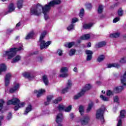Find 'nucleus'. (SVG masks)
I'll return each mask as SVG.
<instances>
[{
    "mask_svg": "<svg viewBox=\"0 0 126 126\" xmlns=\"http://www.w3.org/2000/svg\"><path fill=\"white\" fill-rule=\"evenodd\" d=\"M120 21V17H116L115 19H114L113 22V23H117L118 21Z\"/></svg>",
    "mask_w": 126,
    "mask_h": 126,
    "instance_id": "864d4df0",
    "label": "nucleus"
},
{
    "mask_svg": "<svg viewBox=\"0 0 126 126\" xmlns=\"http://www.w3.org/2000/svg\"><path fill=\"white\" fill-rule=\"evenodd\" d=\"M63 114L62 113L58 114L56 117V122L57 124H61L63 122Z\"/></svg>",
    "mask_w": 126,
    "mask_h": 126,
    "instance_id": "f8f14e48",
    "label": "nucleus"
},
{
    "mask_svg": "<svg viewBox=\"0 0 126 126\" xmlns=\"http://www.w3.org/2000/svg\"><path fill=\"white\" fill-rule=\"evenodd\" d=\"M59 76L60 77L65 78V77H67V76H68V74L67 73H62L60 74Z\"/></svg>",
    "mask_w": 126,
    "mask_h": 126,
    "instance_id": "c9c22d12",
    "label": "nucleus"
},
{
    "mask_svg": "<svg viewBox=\"0 0 126 126\" xmlns=\"http://www.w3.org/2000/svg\"><path fill=\"white\" fill-rule=\"evenodd\" d=\"M90 120V118L89 116L86 115L83 117V118L81 119L80 122L81 125L83 126H85L89 123V121Z\"/></svg>",
    "mask_w": 126,
    "mask_h": 126,
    "instance_id": "6e6552de",
    "label": "nucleus"
},
{
    "mask_svg": "<svg viewBox=\"0 0 126 126\" xmlns=\"http://www.w3.org/2000/svg\"><path fill=\"white\" fill-rule=\"evenodd\" d=\"M10 78H11V74L10 73H8L5 75L4 77V79H7L8 80H10Z\"/></svg>",
    "mask_w": 126,
    "mask_h": 126,
    "instance_id": "72a5a7b5",
    "label": "nucleus"
},
{
    "mask_svg": "<svg viewBox=\"0 0 126 126\" xmlns=\"http://www.w3.org/2000/svg\"><path fill=\"white\" fill-rule=\"evenodd\" d=\"M43 81L45 85H48L49 84V81L48 80V77H47V75L43 76Z\"/></svg>",
    "mask_w": 126,
    "mask_h": 126,
    "instance_id": "cd10ccee",
    "label": "nucleus"
},
{
    "mask_svg": "<svg viewBox=\"0 0 126 126\" xmlns=\"http://www.w3.org/2000/svg\"><path fill=\"white\" fill-rule=\"evenodd\" d=\"M78 21V19L74 18L72 19V23H75V22H77Z\"/></svg>",
    "mask_w": 126,
    "mask_h": 126,
    "instance_id": "13d9d810",
    "label": "nucleus"
},
{
    "mask_svg": "<svg viewBox=\"0 0 126 126\" xmlns=\"http://www.w3.org/2000/svg\"><path fill=\"white\" fill-rule=\"evenodd\" d=\"M105 110H106V107H105V106L102 105L101 108H99L96 111V119L99 120L102 124L105 122L104 120V113L105 112Z\"/></svg>",
    "mask_w": 126,
    "mask_h": 126,
    "instance_id": "20e7f679",
    "label": "nucleus"
},
{
    "mask_svg": "<svg viewBox=\"0 0 126 126\" xmlns=\"http://www.w3.org/2000/svg\"><path fill=\"white\" fill-rule=\"evenodd\" d=\"M11 118H12L11 113H9L7 116V119L8 120H10V119H11Z\"/></svg>",
    "mask_w": 126,
    "mask_h": 126,
    "instance_id": "4d7b16f0",
    "label": "nucleus"
},
{
    "mask_svg": "<svg viewBox=\"0 0 126 126\" xmlns=\"http://www.w3.org/2000/svg\"><path fill=\"white\" fill-rule=\"evenodd\" d=\"M13 31V30H12V29H8L7 30V33L8 34H9V33L12 32Z\"/></svg>",
    "mask_w": 126,
    "mask_h": 126,
    "instance_id": "052dcab7",
    "label": "nucleus"
},
{
    "mask_svg": "<svg viewBox=\"0 0 126 126\" xmlns=\"http://www.w3.org/2000/svg\"><path fill=\"white\" fill-rule=\"evenodd\" d=\"M94 105V103L93 102H91L88 105V108L87 109V113H89L92 109V107Z\"/></svg>",
    "mask_w": 126,
    "mask_h": 126,
    "instance_id": "a878e982",
    "label": "nucleus"
},
{
    "mask_svg": "<svg viewBox=\"0 0 126 126\" xmlns=\"http://www.w3.org/2000/svg\"><path fill=\"white\" fill-rule=\"evenodd\" d=\"M100 98H101V99L103 100V101H104L105 102H107V101H109V98L106 97V96H104L103 95H100Z\"/></svg>",
    "mask_w": 126,
    "mask_h": 126,
    "instance_id": "58836bf2",
    "label": "nucleus"
},
{
    "mask_svg": "<svg viewBox=\"0 0 126 126\" xmlns=\"http://www.w3.org/2000/svg\"><path fill=\"white\" fill-rule=\"evenodd\" d=\"M96 84H97V85H100L101 83V82H96Z\"/></svg>",
    "mask_w": 126,
    "mask_h": 126,
    "instance_id": "774afa93",
    "label": "nucleus"
},
{
    "mask_svg": "<svg viewBox=\"0 0 126 126\" xmlns=\"http://www.w3.org/2000/svg\"><path fill=\"white\" fill-rule=\"evenodd\" d=\"M25 106V103L24 102H21V103H19V104L17 105H16L14 107V110L15 111H17L19 109V108H23Z\"/></svg>",
    "mask_w": 126,
    "mask_h": 126,
    "instance_id": "a211bd4d",
    "label": "nucleus"
},
{
    "mask_svg": "<svg viewBox=\"0 0 126 126\" xmlns=\"http://www.w3.org/2000/svg\"><path fill=\"white\" fill-rule=\"evenodd\" d=\"M73 70L74 72H76L77 73V72H78V68H77V67H75L73 68Z\"/></svg>",
    "mask_w": 126,
    "mask_h": 126,
    "instance_id": "bf43d9fd",
    "label": "nucleus"
},
{
    "mask_svg": "<svg viewBox=\"0 0 126 126\" xmlns=\"http://www.w3.org/2000/svg\"><path fill=\"white\" fill-rule=\"evenodd\" d=\"M83 14H84V9H82L80 11L79 16L82 18L83 17Z\"/></svg>",
    "mask_w": 126,
    "mask_h": 126,
    "instance_id": "de8ad7c7",
    "label": "nucleus"
},
{
    "mask_svg": "<svg viewBox=\"0 0 126 126\" xmlns=\"http://www.w3.org/2000/svg\"><path fill=\"white\" fill-rule=\"evenodd\" d=\"M87 47H88V48H90V47H91V42H89V43H88Z\"/></svg>",
    "mask_w": 126,
    "mask_h": 126,
    "instance_id": "69168bd1",
    "label": "nucleus"
},
{
    "mask_svg": "<svg viewBox=\"0 0 126 126\" xmlns=\"http://www.w3.org/2000/svg\"><path fill=\"white\" fill-rule=\"evenodd\" d=\"M114 90L116 93H120V92H122L124 90V86L116 87L114 88Z\"/></svg>",
    "mask_w": 126,
    "mask_h": 126,
    "instance_id": "f3484780",
    "label": "nucleus"
},
{
    "mask_svg": "<svg viewBox=\"0 0 126 126\" xmlns=\"http://www.w3.org/2000/svg\"><path fill=\"white\" fill-rule=\"evenodd\" d=\"M74 29V24L73 23L71 24L67 28V30L68 31H70V30H72Z\"/></svg>",
    "mask_w": 126,
    "mask_h": 126,
    "instance_id": "473e14b6",
    "label": "nucleus"
},
{
    "mask_svg": "<svg viewBox=\"0 0 126 126\" xmlns=\"http://www.w3.org/2000/svg\"><path fill=\"white\" fill-rule=\"evenodd\" d=\"M86 54L87 55L86 61L88 62L92 60V55H93V52L91 50H86Z\"/></svg>",
    "mask_w": 126,
    "mask_h": 126,
    "instance_id": "9d476101",
    "label": "nucleus"
},
{
    "mask_svg": "<svg viewBox=\"0 0 126 126\" xmlns=\"http://www.w3.org/2000/svg\"><path fill=\"white\" fill-rule=\"evenodd\" d=\"M6 70V65L4 64H0V75H1V73Z\"/></svg>",
    "mask_w": 126,
    "mask_h": 126,
    "instance_id": "dca6fc26",
    "label": "nucleus"
},
{
    "mask_svg": "<svg viewBox=\"0 0 126 126\" xmlns=\"http://www.w3.org/2000/svg\"><path fill=\"white\" fill-rule=\"evenodd\" d=\"M0 112L1 111V109H2V107H3V104H4V101L3 99H1L0 100Z\"/></svg>",
    "mask_w": 126,
    "mask_h": 126,
    "instance_id": "79ce46f5",
    "label": "nucleus"
},
{
    "mask_svg": "<svg viewBox=\"0 0 126 126\" xmlns=\"http://www.w3.org/2000/svg\"><path fill=\"white\" fill-rule=\"evenodd\" d=\"M106 42L105 41H101L98 44V48H102V47H104V46H106Z\"/></svg>",
    "mask_w": 126,
    "mask_h": 126,
    "instance_id": "2f4dec72",
    "label": "nucleus"
},
{
    "mask_svg": "<svg viewBox=\"0 0 126 126\" xmlns=\"http://www.w3.org/2000/svg\"><path fill=\"white\" fill-rule=\"evenodd\" d=\"M18 89H19V84H16L9 90L10 93H14Z\"/></svg>",
    "mask_w": 126,
    "mask_h": 126,
    "instance_id": "ddd939ff",
    "label": "nucleus"
},
{
    "mask_svg": "<svg viewBox=\"0 0 126 126\" xmlns=\"http://www.w3.org/2000/svg\"><path fill=\"white\" fill-rule=\"evenodd\" d=\"M126 117V111L125 110H122L120 112V116L117 118V120H118V123L117 124V126H122V121L124 118Z\"/></svg>",
    "mask_w": 126,
    "mask_h": 126,
    "instance_id": "423d86ee",
    "label": "nucleus"
},
{
    "mask_svg": "<svg viewBox=\"0 0 126 126\" xmlns=\"http://www.w3.org/2000/svg\"><path fill=\"white\" fill-rule=\"evenodd\" d=\"M33 36H34V32H31L28 34L25 39L26 40H29V39H32V38H33Z\"/></svg>",
    "mask_w": 126,
    "mask_h": 126,
    "instance_id": "412c9836",
    "label": "nucleus"
},
{
    "mask_svg": "<svg viewBox=\"0 0 126 126\" xmlns=\"http://www.w3.org/2000/svg\"><path fill=\"white\" fill-rule=\"evenodd\" d=\"M72 108V106L71 105H69L67 107H66L64 111L65 112H70L71 111V109Z\"/></svg>",
    "mask_w": 126,
    "mask_h": 126,
    "instance_id": "ea45409f",
    "label": "nucleus"
},
{
    "mask_svg": "<svg viewBox=\"0 0 126 126\" xmlns=\"http://www.w3.org/2000/svg\"><path fill=\"white\" fill-rule=\"evenodd\" d=\"M124 13V11L123 10V9L120 8L118 10V15L119 16H123V14Z\"/></svg>",
    "mask_w": 126,
    "mask_h": 126,
    "instance_id": "c03bdc74",
    "label": "nucleus"
},
{
    "mask_svg": "<svg viewBox=\"0 0 126 126\" xmlns=\"http://www.w3.org/2000/svg\"><path fill=\"white\" fill-rule=\"evenodd\" d=\"M74 44H75L74 42H69L65 44L64 46L66 48H71V47H72V46L74 45Z\"/></svg>",
    "mask_w": 126,
    "mask_h": 126,
    "instance_id": "bb28decb",
    "label": "nucleus"
},
{
    "mask_svg": "<svg viewBox=\"0 0 126 126\" xmlns=\"http://www.w3.org/2000/svg\"><path fill=\"white\" fill-rule=\"evenodd\" d=\"M86 6L88 9H90L92 8V5L91 3H88L86 5Z\"/></svg>",
    "mask_w": 126,
    "mask_h": 126,
    "instance_id": "6e6d98bb",
    "label": "nucleus"
},
{
    "mask_svg": "<svg viewBox=\"0 0 126 126\" xmlns=\"http://www.w3.org/2000/svg\"><path fill=\"white\" fill-rule=\"evenodd\" d=\"M8 9L9 10L8 12H12V11H14V9H15V7H14L13 3L10 4V5H9Z\"/></svg>",
    "mask_w": 126,
    "mask_h": 126,
    "instance_id": "5701e85b",
    "label": "nucleus"
},
{
    "mask_svg": "<svg viewBox=\"0 0 126 126\" xmlns=\"http://www.w3.org/2000/svg\"><path fill=\"white\" fill-rule=\"evenodd\" d=\"M75 54V50L74 49H71L70 50V52L69 53V55L71 57L72 56H73Z\"/></svg>",
    "mask_w": 126,
    "mask_h": 126,
    "instance_id": "37998d69",
    "label": "nucleus"
},
{
    "mask_svg": "<svg viewBox=\"0 0 126 126\" xmlns=\"http://www.w3.org/2000/svg\"><path fill=\"white\" fill-rule=\"evenodd\" d=\"M2 120H3V116H0V121H2Z\"/></svg>",
    "mask_w": 126,
    "mask_h": 126,
    "instance_id": "338daca9",
    "label": "nucleus"
},
{
    "mask_svg": "<svg viewBox=\"0 0 126 126\" xmlns=\"http://www.w3.org/2000/svg\"><path fill=\"white\" fill-rule=\"evenodd\" d=\"M62 99L63 98H62V97H59L56 99L53 100V102L54 103V104H58L59 102H61V100H62Z\"/></svg>",
    "mask_w": 126,
    "mask_h": 126,
    "instance_id": "4c0bfd02",
    "label": "nucleus"
},
{
    "mask_svg": "<svg viewBox=\"0 0 126 126\" xmlns=\"http://www.w3.org/2000/svg\"><path fill=\"white\" fill-rule=\"evenodd\" d=\"M46 34L47 32L45 31L43 32L40 35L39 42L40 43V48L41 50H43V49H47L52 43V41H48L46 42L45 40H44V38H45V36H46Z\"/></svg>",
    "mask_w": 126,
    "mask_h": 126,
    "instance_id": "f03ea898",
    "label": "nucleus"
},
{
    "mask_svg": "<svg viewBox=\"0 0 126 126\" xmlns=\"http://www.w3.org/2000/svg\"><path fill=\"white\" fill-rule=\"evenodd\" d=\"M104 60H105V56L100 55L97 58V62H98V63H101V62H103Z\"/></svg>",
    "mask_w": 126,
    "mask_h": 126,
    "instance_id": "7c9ffc66",
    "label": "nucleus"
},
{
    "mask_svg": "<svg viewBox=\"0 0 126 126\" xmlns=\"http://www.w3.org/2000/svg\"><path fill=\"white\" fill-rule=\"evenodd\" d=\"M68 71V68L66 67H62L60 69L61 73H67Z\"/></svg>",
    "mask_w": 126,
    "mask_h": 126,
    "instance_id": "b1692460",
    "label": "nucleus"
},
{
    "mask_svg": "<svg viewBox=\"0 0 126 126\" xmlns=\"http://www.w3.org/2000/svg\"><path fill=\"white\" fill-rule=\"evenodd\" d=\"M57 54L59 55V56H63V50L58 49L57 51Z\"/></svg>",
    "mask_w": 126,
    "mask_h": 126,
    "instance_id": "8fccbe9b",
    "label": "nucleus"
},
{
    "mask_svg": "<svg viewBox=\"0 0 126 126\" xmlns=\"http://www.w3.org/2000/svg\"><path fill=\"white\" fill-rule=\"evenodd\" d=\"M74 118V115H73V114L71 113L70 114V119H71V120H72Z\"/></svg>",
    "mask_w": 126,
    "mask_h": 126,
    "instance_id": "680f3d73",
    "label": "nucleus"
},
{
    "mask_svg": "<svg viewBox=\"0 0 126 126\" xmlns=\"http://www.w3.org/2000/svg\"><path fill=\"white\" fill-rule=\"evenodd\" d=\"M46 92V91L45 90L41 89L39 90L38 91L37 90L34 91V93L37 94V97H41V95L42 94H44Z\"/></svg>",
    "mask_w": 126,
    "mask_h": 126,
    "instance_id": "2eb2a0df",
    "label": "nucleus"
},
{
    "mask_svg": "<svg viewBox=\"0 0 126 126\" xmlns=\"http://www.w3.org/2000/svg\"><path fill=\"white\" fill-rule=\"evenodd\" d=\"M92 88V85L90 84H86L83 89H82L81 91L80 92L74 96V100H77V99H79L80 97L83 96L84 94H85V92L86 91H89Z\"/></svg>",
    "mask_w": 126,
    "mask_h": 126,
    "instance_id": "39448f33",
    "label": "nucleus"
},
{
    "mask_svg": "<svg viewBox=\"0 0 126 126\" xmlns=\"http://www.w3.org/2000/svg\"><path fill=\"white\" fill-rule=\"evenodd\" d=\"M114 102L116 103H119V96H115L114 97Z\"/></svg>",
    "mask_w": 126,
    "mask_h": 126,
    "instance_id": "5fc2aeb1",
    "label": "nucleus"
},
{
    "mask_svg": "<svg viewBox=\"0 0 126 126\" xmlns=\"http://www.w3.org/2000/svg\"><path fill=\"white\" fill-rule=\"evenodd\" d=\"M61 0H53L45 4L44 6L40 4H37L34 7L31 9V13L34 14V15H40L43 12L44 14V18L45 20L49 19V12L53 6H55L56 4H60Z\"/></svg>",
    "mask_w": 126,
    "mask_h": 126,
    "instance_id": "f257e3e1",
    "label": "nucleus"
},
{
    "mask_svg": "<svg viewBox=\"0 0 126 126\" xmlns=\"http://www.w3.org/2000/svg\"><path fill=\"white\" fill-rule=\"evenodd\" d=\"M90 38V34H84V35L81 36L80 39L81 40H88V39Z\"/></svg>",
    "mask_w": 126,
    "mask_h": 126,
    "instance_id": "393cba45",
    "label": "nucleus"
},
{
    "mask_svg": "<svg viewBox=\"0 0 126 126\" xmlns=\"http://www.w3.org/2000/svg\"><path fill=\"white\" fill-rule=\"evenodd\" d=\"M23 3H21L20 2H17L18 8L19 9L22 8Z\"/></svg>",
    "mask_w": 126,
    "mask_h": 126,
    "instance_id": "09e8293b",
    "label": "nucleus"
},
{
    "mask_svg": "<svg viewBox=\"0 0 126 126\" xmlns=\"http://www.w3.org/2000/svg\"><path fill=\"white\" fill-rule=\"evenodd\" d=\"M21 50H23L22 48V46H20L19 48H11L9 51H6L5 52V56L7 57V59L8 60H11L13 57L16 55V52L17 51H21Z\"/></svg>",
    "mask_w": 126,
    "mask_h": 126,
    "instance_id": "7ed1b4c3",
    "label": "nucleus"
},
{
    "mask_svg": "<svg viewBox=\"0 0 126 126\" xmlns=\"http://www.w3.org/2000/svg\"><path fill=\"white\" fill-rule=\"evenodd\" d=\"M4 82H5V86H8L10 82V80H7L6 79H4Z\"/></svg>",
    "mask_w": 126,
    "mask_h": 126,
    "instance_id": "49530a36",
    "label": "nucleus"
},
{
    "mask_svg": "<svg viewBox=\"0 0 126 126\" xmlns=\"http://www.w3.org/2000/svg\"><path fill=\"white\" fill-rule=\"evenodd\" d=\"M32 111V106L31 104H29L26 108V111H25L24 115H27L29 112Z\"/></svg>",
    "mask_w": 126,
    "mask_h": 126,
    "instance_id": "aec40b11",
    "label": "nucleus"
},
{
    "mask_svg": "<svg viewBox=\"0 0 126 126\" xmlns=\"http://www.w3.org/2000/svg\"><path fill=\"white\" fill-rule=\"evenodd\" d=\"M107 67L108 68H111V67H116V68H120L121 65L117 63H113L111 64H107Z\"/></svg>",
    "mask_w": 126,
    "mask_h": 126,
    "instance_id": "4468645a",
    "label": "nucleus"
},
{
    "mask_svg": "<svg viewBox=\"0 0 126 126\" xmlns=\"http://www.w3.org/2000/svg\"><path fill=\"white\" fill-rule=\"evenodd\" d=\"M79 111L81 114V116H82L84 113V107L82 105H80L79 107Z\"/></svg>",
    "mask_w": 126,
    "mask_h": 126,
    "instance_id": "c756f323",
    "label": "nucleus"
},
{
    "mask_svg": "<svg viewBox=\"0 0 126 126\" xmlns=\"http://www.w3.org/2000/svg\"><path fill=\"white\" fill-rule=\"evenodd\" d=\"M71 86H72V81H71V80H69L66 85V87L62 90V93L63 94L66 93V92H67V91H68V90L70 89Z\"/></svg>",
    "mask_w": 126,
    "mask_h": 126,
    "instance_id": "0eeeda50",
    "label": "nucleus"
},
{
    "mask_svg": "<svg viewBox=\"0 0 126 126\" xmlns=\"http://www.w3.org/2000/svg\"><path fill=\"white\" fill-rule=\"evenodd\" d=\"M120 63H126V57L122 58L120 60Z\"/></svg>",
    "mask_w": 126,
    "mask_h": 126,
    "instance_id": "a18cd8bd",
    "label": "nucleus"
},
{
    "mask_svg": "<svg viewBox=\"0 0 126 126\" xmlns=\"http://www.w3.org/2000/svg\"><path fill=\"white\" fill-rule=\"evenodd\" d=\"M23 76L26 78H28V79L30 80H32V78L35 77L34 75L28 72H25V73H23Z\"/></svg>",
    "mask_w": 126,
    "mask_h": 126,
    "instance_id": "9b49d317",
    "label": "nucleus"
},
{
    "mask_svg": "<svg viewBox=\"0 0 126 126\" xmlns=\"http://www.w3.org/2000/svg\"><path fill=\"white\" fill-rule=\"evenodd\" d=\"M92 26H93V24L92 23L85 24L83 25V28L84 29H90Z\"/></svg>",
    "mask_w": 126,
    "mask_h": 126,
    "instance_id": "4be33fe9",
    "label": "nucleus"
},
{
    "mask_svg": "<svg viewBox=\"0 0 126 126\" xmlns=\"http://www.w3.org/2000/svg\"><path fill=\"white\" fill-rule=\"evenodd\" d=\"M53 97H54V96L53 95L48 96H47L48 102L49 103V102H51V100H52V99H53Z\"/></svg>",
    "mask_w": 126,
    "mask_h": 126,
    "instance_id": "3c124183",
    "label": "nucleus"
},
{
    "mask_svg": "<svg viewBox=\"0 0 126 126\" xmlns=\"http://www.w3.org/2000/svg\"><path fill=\"white\" fill-rule=\"evenodd\" d=\"M106 95H107V96H111L113 95V93L111 90H108L106 93Z\"/></svg>",
    "mask_w": 126,
    "mask_h": 126,
    "instance_id": "603ef678",
    "label": "nucleus"
},
{
    "mask_svg": "<svg viewBox=\"0 0 126 126\" xmlns=\"http://www.w3.org/2000/svg\"><path fill=\"white\" fill-rule=\"evenodd\" d=\"M20 101L17 98H14L11 100H9L7 102V105H15L17 106L19 104Z\"/></svg>",
    "mask_w": 126,
    "mask_h": 126,
    "instance_id": "1a4fd4ad",
    "label": "nucleus"
},
{
    "mask_svg": "<svg viewBox=\"0 0 126 126\" xmlns=\"http://www.w3.org/2000/svg\"><path fill=\"white\" fill-rule=\"evenodd\" d=\"M103 5H99L98 6V8L97 10L98 11V13H102V12H103Z\"/></svg>",
    "mask_w": 126,
    "mask_h": 126,
    "instance_id": "f704fd0d",
    "label": "nucleus"
},
{
    "mask_svg": "<svg viewBox=\"0 0 126 126\" xmlns=\"http://www.w3.org/2000/svg\"><path fill=\"white\" fill-rule=\"evenodd\" d=\"M20 60H21V56L18 55L16 56V57H15L13 60L11 62L12 63H18V62H19V61H20Z\"/></svg>",
    "mask_w": 126,
    "mask_h": 126,
    "instance_id": "6ab92c4d",
    "label": "nucleus"
},
{
    "mask_svg": "<svg viewBox=\"0 0 126 126\" xmlns=\"http://www.w3.org/2000/svg\"><path fill=\"white\" fill-rule=\"evenodd\" d=\"M44 59V57L42 56H39L36 58V61L39 62V63H42L43 62V60Z\"/></svg>",
    "mask_w": 126,
    "mask_h": 126,
    "instance_id": "a19ab883",
    "label": "nucleus"
},
{
    "mask_svg": "<svg viewBox=\"0 0 126 126\" xmlns=\"http://www.w3.org/2000/svg\"><path fill=\"white\" fill-rule=\"evenodd\" d=\"M20 25H21V24L20 23V22L18 23L16 26V28H17V27H19Z\"/></svg>",
    "mask_w": 126,
    "mask_h": 126,
    "instance_id": "e2e57ef3",
    "label": "nucleus"
},
{
    "mask_svg": "<svg viewBox=\"0 0 126 126\" xmlns=\"http://www.w3.org/2000/svg\"><path fill=\"white\" fill-rule=\"evenodd\" d=\"M110 37L111 38H119V37H120V33L116 32L115 33H112L110 34Z\"/></svg>",
    "mask_w": 126,
    "mask_h": 126,
    "instance_id": "c85d7f7f",
    "label": "nucleus"
},
{
    "mask_svg": "<svg viewBox=\"0 0 126 126\" xmlns=\"http://www.w3.org/2000/svg\"><path fill=\"white\" fill-rule=\"evenodd\" d=\"M50 102H51V101L48 102V99H47V101L45 102V105L46 106H47V105H49V104H50Z\"/></svg>",
    "mask_w": 126,
    "mask_h": 126,
    "instance_id": "0e129e2a",
    "label": "nucleus"
},
{
    "mask_svg": "<svg viewBox=\"0 0 126 126\" xmlns=\"http://www.w3.org/2000/svg\"><path fill=\"white\" fill-rule=\"evenodd\" d=\"M64 106L63 105L60 104L58 106V110L60 111V112H61L62 111H63L64 110Z\"/></svg>",
    "mask_w": 126,
    "mask_h": 126,
    "instance_id": "e433bc0d",
    "label": "nucleus"
}]
</instances>
